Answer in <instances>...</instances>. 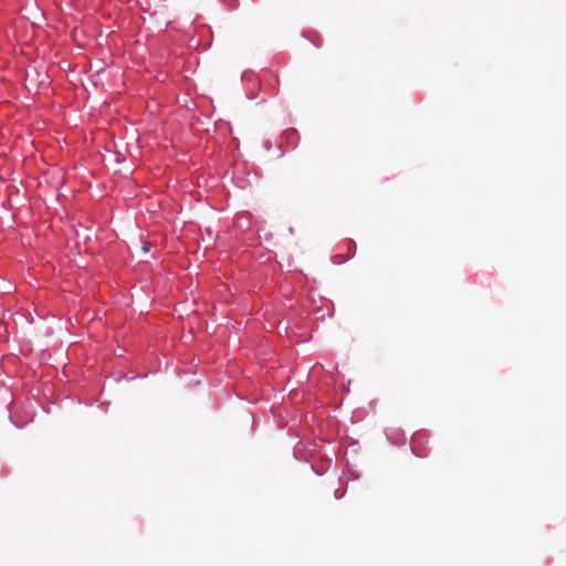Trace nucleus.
Segmentation results:
<instances>
[{
  "label": "nucleus",
  "instance_id": "f257e3e1",
  "mask_svg": "<svg viewBox=\"0 0 566 566\" xmlns=\"http://www.w3.org/2000/svg\"><path fill=\"white\" fill-rule=\"evenodd\" d=\"M417 439H418V437H413V438H412V441H411L412 447L416 444Z\"/></svg>",
  "mask_w": 566,
  "mask_h": 566
}]
</instances>
